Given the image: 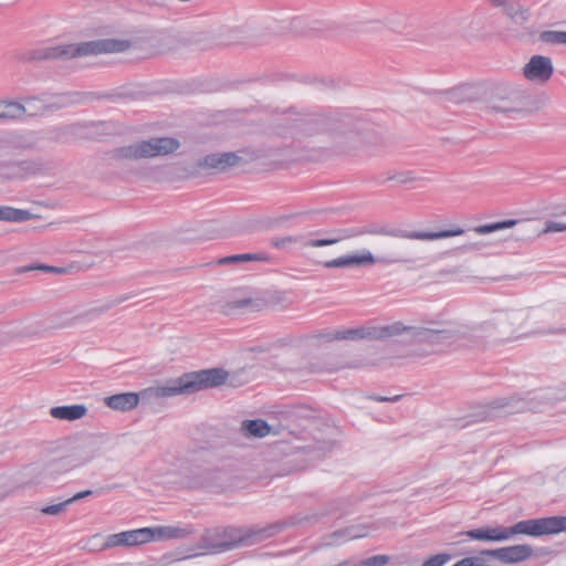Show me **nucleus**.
Listing matches in <instances>:
<instances>
[{
    "label": "nucleus",
    "instance_id": "obj_1",
    "mask_svg": "<svg viewBox=\"0 0 566 566\" xmlns=\"http://www.w3.org/2000/svg\"><path fill=\"white\" fill-rule=\"evenodd\" d=\"M284 525V523L276 522L266 526L217 527L205 533L200 546L210 554H220L239 546H249L271 538L279 534Z\"/></svg>",
    "mask_w": 566,
    "mask_h": 566
},
{
    "label": "nucleus",
    "instance_id": "obj_2",
    "mask_svg": "<svg viewBox=\"0 0 566 566\" xmlns=\"http://www.w3.org/2000/svg\"><path fill=\"white\" fill-rule=\"evenodd\" d=\"M566 531V516H549L520 521L513 526H484L470 530L463 535L474 541L504 542L517 534L543 536Z\"/></svg>",
    "mask_w": 566,
    "mask_h": 566
},
{
    "label": "nucleus",
    "instance_id": "obj_3",
    "mask_svg": "<svg viewBox=\"0 0 566 566\" xmlns=\"http://www.w3.org/2000/svg\"><path fill=\"white\" fill-rule=\"evenodd\" d=\"M129 46L130 43L127 40L101 39L81 43L41 46L32 50L28 59L33 61L70 60L103 53H119L126 51Z\"/></svg>",
    "mask_w": 566,
    "mask_h": 566
},
{
    "label": "nucleus",
    "instance_id": "obj_4",
    "mask_svg": "<svg viewBox=\"0 0 566 566\" xmlns=\"http://www.w3.org/2000/svg\"><path fill=\"white\" fill-rule=\"evenodd\" d=\"M228 379V373L222 368L203 369L188 373L170 380L164 386L146 388L144 396L174 397L182 394H192L206 388L220 386Z\"/></svg>",
    "mask_w": 566,
    "mask_h": 566
},
{
    "label": "nucleus",
    "instance_id": "obj_5",
    "mask_svg": "<svg viewBox=\"0 0 566 566\" xmlns=\"http://www.w3.org/2000/svg\"><path fill=\"white\" fill-rule=\"evenodd\" d=\"M410 253L407 251L395 250L382 255H374L369 250L364 249L360 252L349 253L336 259L326 261L324 266L327 269H358L380 264L388 266L397 263L412 262Z\"/></svg>",
    "mask_w": 566,
    "mask_h": 566
},
{
    "label": "nucleus",
    "instance_id": "obj_6",
    "mask_svg": "<svg viewBox=\"0 0 566 566\" xmlns=\"http://www.w3.org/2000/svg\"><path fill=\"white\" fill-rule=\"evenodd\" d=\"M471 329L457 322L437 321L430 322L429 326L418 327L415 338L419 342L430 344L437 348L449 346L460 339L468 337Z\"/></svg>",
    "mask_w": 566,
    "mask_h": 566
},
{
    "label": "nucleus",
    "instance_id": "obj_7",
    "mask_svg": "<svg viewBox=\"0 0 566 566\" xmlns=\"http://www.w3.org/2000/svg\"><path fill=\"white\" fill-rule=\"evenodd\" d=\"M179 148V142L170 137L151 138L117 148L114 157L118 159H142L164 156Z\"/></svg>",
    "mask_w": 566,
    "mask_h": 566
},
{
    "label": "nucleus",
    "instance_id": "obj_8",
    "mask_svg": "<svg viewBox=\"0 0 566 566\" xmlns=\"http://www.w3.org/2000/svg\"><path fill=\"white\" fill-rule=\"evenodd\" d=\"M464 233V230L461 228L451 229V230H442V231H407L398 228H391L386 226H370L363 230H359L355 233V235L361 234H374V235H384L399 239H410V240H424L432 241L439 240L450 237H457Z\"/></svg>",
    "mask_w": 566,
    "mask_h": 566
},
{
    "label": "nucleus",
    "instance_id": "obj_9",
    "mask_svg": "<svg viewBox=\"0 0 566 566\" xmlns=\"http://www.w3.org/2000/svg\"><path fill=\"white\" fill-rule=\"evenodd\" d=\"M213 461L214 454L205 449L192 451L188 455L191 474L198 479L200 483H210L218 478L220 471L217 470Z\"/></svg>",
    "mask_w": 566,
    "mask_h": 566
},
{
    "label": "nucleus",
    "instance_id": "obj_10",
    "mask_svg": "<svg viewBox=\"0 0 566 566\" xmlns=\"http://www.w3.org/2000/svg\"><path fill=\"white\" fill-rule=\"evenodd\" d=\"M136 294H130V293L120 295L116 298L107 301L103 305L94 306V307H92L85 312H82L77 315L71 316L69 313H64L60 316V321L54 324V327H59V328L72 327V326H75V325L84 323V322L93 321V319L97 318L98 316H101L103 313L111 310L112 307H114L125 301L130 300Z\"/></svg>",
    "mask_w": 566,
    "mask_h": 566
},
{
    "label": "nucleus",
    "instance_id": "obj_11",
    "mask_svg": "<svg viewBox=\"0 0 566 566\" xmlns=\"http://www.w3.org/2000/svg\"><path fill=\"white\" fill-rule=\"evenodd\" d=\"M48 104L42 98H27L24 104L12 101H0V119H18L23 115H35L46 109Z\"/></svg>",
    "mask_w": 566,
    "mask_h": 566
},
{
    "label": "nucleus",
    "instance_id": "obj_12",
    "mask_svg": "<svg viewBox=\"0 0 566 566\" xmlns=\"http://www.w3.org/2000/svg\"><path fill=\"white\" fill-rule=\"evenodd\" d=\"M87 451L81 460H75L72 457L53 459L45 463L43 468V476L48 479H55L59 474L69 472L70 470L80 467L91 461L96 455V449L92 442L86 446Z\"/></svg>",
    "mask_w": 566,
    "mask_h": 566
},
{
    "label": "nucleus",
    "instance_id": "obj_13",
    "mask_svg": "<svg viewBox=\"0 0 566 566\" xmlns=\"http://www.w3.org/2000/svg\"><path fill=\"white\" fill-rule=\"evenodd\" d=\"M151 536L153 532L146 527L125 531L108 535L103 544V548L130 547L142 545L150 542Z\"/></svg>",
    "mask_w": 566,
    "mask_h": 566
},
{
    "label": "nucleus",
    "instance_id": "obj_14",
    "mask_svg": "<svg viewBox=\"0 0 566 566\" xmlns=\"http://www.w3.org/2000/svg\"><path fill=\"white\" fill-rule=\"evenodd\" d=\"M554 66L551 57L533 55L523 69L524 76L535 83H546L553 75Z\"/></svg>",
    "mask_w": 566,
    "mask_h": 566
},
{
    "label": "nucleus",
    "instance_id": "obj_15",
    "mask_svg": "<svg viewBox=\"0 0 566 566\" xmlns=\"http://www.w3.org/2000/svg\"><path fill=\"white\" fill-rule=\"evenodd\" d=\"M483 555L492 556L506 564H516L526 560L532 556L533 549L530 545H513L495 549H484Z\"/></svg>",
    "mask_w": 566,
    "mask_h": 566
},
{
    "label": "nucleus",
    "instance_id": "obj_16",
    "mask_svg": "<svg viewBox=\"0 0 566 566\" xmlns=\"http://www.w3.org/2000/svg\"><path fill=\"white\" fill-rule=\"evenodd\" d=\"M146 389L142 390L139 394L135 392H122L112 395L105 398V405L111 409L118 411H129L136 408L140 400H150L154 398H165L166 396H144Z\"/></svg>",
    "mask_w": 566,
    "mask_h": 566
},
{
    "label": "nucleus",
    "instance_id": "obj_17",
    "mask_svg": "<svg viewBox=\"0 0 566 566\" xmlns=\"http://www.w3.org/2000/svg\"><path fill=\"white\" fill-rule=\"evenodd\" d=\"M239 159V156L234 153L211 154L202 159L200 166L222 171L235 166Z\"/></svg>",
    "mask_w": 566,
    "mask_h": 566
},
{
    "label": "nucleus",
    "instance_id": "obj_18",
    "mask_svg": "<svg viewBox=\"0 0 566 566\" xmlns=\"http://www.w3.org/2000/svg\"><path fill=\"white\" fill-rule=\"evenodd\" d=\"M87 413L84 405L57 406L50 409L51 417L61 420L74 421Z\"/></svg>",
    "mask_w": 566,
    "mask_h": 566
},
{
    "label": "nucleus",
    "instance_id": "obj_19",
    "mask_svg": "<svg viewBox=\"0 0 566 566\" xmlns=\"http://www.w3.org/2000/svg\"><path fill=\"white\" fill-rule=\"evenodd\" d=\"M503 11L505 15L510 19L511 23L517 27H522L528 22L531 18L530 9L518 1H510L504 8Z\"/></svg>",
    "mask_w": 566,
    "mask_h": 566
},
{
    "label": "nucleus",
    "instance_id": "obj_20",
    "mask_svg": "<svg viewBox=\"0 0 566 566\" xmlns=\"http://www.w3.org/2000/svg\"><path fill=\"white\" fill-rule=\"evenodd\" d=\"M367 535V528L363 525H353L329 535L331 541L328 544H340L350 539L361 538Z\"/></svg>",
    "mask_w": 566,
    "mask_h": 566
},
{
    "label": "nucleus",
    "instance_id": "obj_21",
    "mask_svg": "<svg viewBox=\"0 0 566 566\" xmlns=\"http://www.w3.org/2000/svg\"><path fill=\"white\" fill-rule=\"evenodd\" d=\"M148 528L153 532L151 541L184 538L191 533L188 526H156Z\"/></svg>",
    "mask_w": 566,
    "mask_h": 566
},
{
    "label": "nucleus",
    "instance_id": "obj_22",
    "mask_svg": "<svg viewBox=\"0 0 566 566\" xmlns=\"http://www.w3.org/2000/svg\"><path fill=\"white\" fill-rule=\"evenodd\" d=\"M241 429L245 434L255 438H263L270 432L269 424L262 419L245 420L242 422Z\"/></svg>",
    "mask_w": 566,
    "mask_h": 566
},
{
    "label": "nucleus",
    "instance_id": "obj_23",
    "mask_svg": "<svg viewBox=\"0 0 566 566\" xmlns=\"http://www.w3.org/2000/svg\"><path fill=\"white\" fill-rule=\"evenodd\" d=\"M33 214L29 210L17 209L12 207H0V221L23 222L32 219Z\"/></svg>",
    "mask_w": 566,
    "mask_h": 566
},
{
    "label": "nucleus",
    "instance_id": "obj_24",
    "mask_svg": "<svg viewBox=\"0 0 566 566\" xmlns=\"http://www.w3.org/2000/svg\"><path fill=\"white\" fill-rule=\"evenodd\" d=\"M521 316L518 312H510L497 316L494 321V326L497 329V338H505V335L510 332L509 325H513Z\"/></svg>",
    "mask_w": 566,
    "mask_h": 566
},
{
    "label": "nucleus",
    "instance_id": "obj_25",
    "mask_svg": "<svg viewBox=\"0 0 566 566\" xmlns=\"http://www.w3.org/2000/svg\"><path fill=\"white\" fill-rule=\"evenodd\" d=\"M22 163L0 161V178L13 179L22 176Z\"/></svg>",
    "mask_w": 566,
    "mask_h": 566
},
{
    "label": "nucleus",
    "instance_id": "obj_26",
    "mask_svg": "<svg viewBox=\"0 0 566 566\" xmlns=\"http://www.w3.org/2000/svg\"><path fill=\"white\" fill-rule=\"evenodd\" d=\"M417 329L418 328H415V327H407L400 322H395L390 325L381 327L380 332L378 334V337L384 338V337L396 336V335H400L405 332H411L412 336L415 337V332Z\"/></svg>",
    "mask_w": 566,
    "mask_h": 566
},
{
    "label": "nucleus",
    "instance_id": "obj_27",
    "mask_svg": "<svg viewBox=\"0 0 566 566\" xmlns=\"http://www.w3.org/2000/svg\"><path fill=\"white\" fill-rule=\"evenodd\" d=\"M516 220H505L500 222H494L490 224L478 226L473 229V231L478 234H488L492 232H496L503 229L512 228L516 224Z\"/></svg>",
    "mask_w": 566,
    "mask_h": 566
},
{
    "label": "nucleus",
    "instance_id": "obj_28",
    "mask_svg": "<svg viewBox=\"0 0 566 566\" xmlns=\"http://www.w3.org/2000/svg\"><path fill=\"white\" fill-rule=\"evenodd\" d=\"M518 401H514L512 398H499L492 401L491 406L493 410H503L505 413L518 412L523 410L522 406H517Z\"/></svg>",
    "mask_w": 566,
    "mask_h": 566
},
{
    "label": "nucleus",
    "instance_id": "obj_29",
    "mask_svg": "<svg viewBox=\"0 0 566 566\" xmlns=\"http://www.w3.org/2000/svg\"><path fill=\"white\" fill-rule=\"evenodd\" d=\"M326 337L328 340L358 339V338H365L366 333L364 329L349 328L346 331H336L333 334H328Z\"/></svg>",
    "mask_w": 566,
    "mask_h": 566
},
{
    "label": "nucleus",
    "instance_id": "obj_30",
    "mask_svg": "<svg viewBox=\"0 0 566 566\" xmlns=\"http://www.w3.org/2000/svg\"><path fill=\"white\" fill-rule=\"evenodd\" d=\"M541 39L549 44H566V31H544Z\"/></svg>",
    "mask_w": 566,
    "mask_h": 566
},
{
    "label": "nucleus",
    "instance_id": "obj_31",
    "mask_svg": "<svg viewBox=\"0 0 566 566\" xmlns=\"http://www.w3.org/2000/svg\"><path fill=\"white\" fill-rule=\"evenodd\" d=\"M266 260V255L264 253H243L228 256L222 260L224 263L229 262H243V261H263Z\"/></svg>",
    "mask_w": 566,
    "mask_h": 566
},
{
    "label": "nucleus",
    "instance_id": "obj_32",
    "mask_svg": "<svg viewBox=\"0 0 566 566\" xmlns=\"http://www.w3.org/2000/svg\"><path fill=\"white\" fill-rule=\"evenodd\" d=\"M69 505H71V501H69V499H67L61 503L48 505V506L43 507L41 510V512L46 515H57L61 512H63L64 510H66V507Z\"/></svg>",
    "mask_w": 566,
    "mask_h": 566
},
{
    "label": "nucleus",
    "instance_id": "obj_33",
    "mask_svg": "<svg viewBox=\"0 0 566 566\" xmlns=\"http://www.w3.org/2000/svg\"><path fill=\"white\" fill-rule=\"evenodd\" d=\"M451 559V556L449 554L442 553L437 554L428 558L422 566H443Z\"/></svg>",
    "mask_w": 566,
    "mask_h": 566
},
{
    "label": "nucleus",
    "instance_id": "obj_34",
    "mask_svg": "<svg viewBox=\"0 0 566 566\" xmlns=\"http://www.w3.org/2000/svg\"><path fill=\"white\" fill-rule=\"evenodd\" d=\"M566 231V223L565 222H557V221H548L545 224V228L542 230L541 233H551V232H565Z\"/></svg>",
    "mask_w": 566,
    "mask_h": 566
},
{
    "label": "nucleus",
    "instance_id": "obj_35",
    "mask_svg": "<svg viewBox=\"0 0 566 566\" xmlns=\"http://www.w3.org/2000/svg\"><path fill=\"white\" fill-rule=\"evenodd\" d=\"M340 241V238H327V239H316L310 240L305 243V245L313 248H321L326 245H332Z\"/></svg>",
    "mask_w": 566,
    "mask_h": 566
},
{
    "label": "nucleus",
    "instance_id": "obj_36",
    "mask_svg": "<svg viewBox=\"0 0 566 566\" xmlns=\"http://www.w3.org/2000/svg\"><path fill=\"white\" fill-rule=\"evenodd\" d=\"M389 563V557L387 555H375L364 559L365 566H382Z\"/></svg>",
    "mask_w": 566,
    "mask_h": 566
},
{
    "label": "nucleus",
    "instance_id": "obj_37",
    "mask_svg": "<svg viewBox=\"0 0 566 566\" xmlns=\"http://www.w3.org/2000/svg\"><path fill=\"white\" fill-rule=\"evenodd\" d=\"M251 301L250 300H240V301H234V302H230L226 305L224 307V313L226 314H232L234 310L237 308H244L247 307L248 305H250Z\"/></svg>",
    "mask_w": 566,
    "mask_h": 566
},
{
    "label": "nucleus",
    "instance_id": "obj_38",
    "mask_svg": "<svg viewBox=\"0 0 566 566\" xmlns=\"http://www.w3.org/2000/svg\"><path fill=\"white\" fill-rule=\"evenodd\" d=\"M300 239H301L300 237L277 238V239L273 240V245L276 247V248L283 249V248L287 247V244H290V243L298 242Z\"/></svg>",
    "mask_w": 566,
    "mask_h": 566
},
{
    "label": "nucleus",
    "instance_id": "obj_39",
    "mask_svg": "<svg viewBox=\"0 0 566 566\" xmlns=\"http://www.w3.org/2000/svg\"><path fill=\"white\" fill-rule=\"evenodd\" d=\"M388 180H397L400 184H408L410 181H413L416 178L411 175V172H400L394 176H389L387 178Z\"/></svg>",
    "mask_w": 566,
    "mask_h": 566
},
{
    "label": "nucleus",
    "instance_id": "obj_40",
    "mask_svg": "<svg viewBox=\"0 0 566 566\" xmlns=\"http://www.w3.org/2000/svg\"><path fill=\"white\" fill-rule=\"evenodd\" d=\"M91 494H93V491L91 490H85V491H82V492H78L76 493L75 495H73L72 497L69 499V501H71V504L81 500V499H84L86 496H90Z\"/></svg>",
    "mask_w": 566,
    "mask_h": 566
},
{
    "label": "nucleus",
    "instance_id": "obj_41",
    "mask_svg": "<svg viewBox=\"0 0 566 566\" xmlns=\"http://www.w3.org/2000/svg\"><path fill=\"white\" fill-rule=\"evenodd\" d=\"M340 123H342V127H344V129L346 130L347 134H349L350 136L354 134V126L352 125V123L349 122L348 119V116H345L344 118L339 119Z\"/></svg>",
    "mask_w": 566,
    "mask_h": 566
},
{
    "label": "nucleus",
    "instance_id": "obj_42",
    "mask_svg": "<svg viewBox=\"0 0 566 566\" xmlns=\"http://www.w3.org/2000/svg\"><path fill=\"white\" fill-rule=\"evenodd\" d=\"M370 399L378 401V402H385V401H397L400 396L395 397H385V396H370Z\"/></svg>",
    "mask_w": 566,
    "mask_h": 566
},
{
    "label": "nucleus",
    "instance_id": "obj_43",
    "mask_svg": "<svg viewBox=\"0 0 566 566\" xmlns=\"http://www.w3.org/2000/svg\"><path fill=\"white\" fill-rule=\"evenodd\" d=\"M491 108L494 109L495 112H507L511 109L510 106H506V105H497V104H492L491 105Z\"/></svg>",
    "mask_w": 566,
    "mask_h": 566
},
{
    "label": "nucleus",
    "instance_id": "obj_44",
    "mask_svg": "<svg viewBox=\"0 0 566 566\" xmlns=\"http://www.w3.org/2000/svg\"><path fill=\"white\" fill-rule=\"evenodd\" d=\"M491 4L494 7H502L504 8L510 1L507 0H488Z\"/></svg>",
    "mask_w": 566,
    "mask_h": 566
},
{
    "label": "nucleus",
    "instance_id": "obj_45",
    "mask_svg": "<svg viewBox=\"0 0 566 566\" xmlns=\"http://www.w3.org/2000/svg\"><path fill=\"white\" fill-rule=\"evenodd\" d=\"M38 269L45 270V271H55V269H54V268L46 266V265H41V266H39Z\"/></svg>",
    "mask_w": 566,
    "mask_h": 566
},
{
    "label": "nucleus",
    "instance_id": "obj_46",
    "mask_svg": "<svg viewBox=\"0 0 566 566\" xmlns=\"http://www.w3.org/2000/svg\"><path fill=\"white\" fill-rule=\"evenodd\" d=\"M556 216H566V208L565 209H560V210H557L555 212Z\"/></svg>",
    "mask_w": 566,
    "mask_h": 566
},
{
    "label": "nucleus",
    "instance_id": "obj_47",
    "mask_svg": "<svg viewBox=\"0 0 566 566\" xmlns=\"http://www.w3.org/2000/svg\"><path fill=\"white\" fill-rule=\"evenodd\" d=\"M472 249H479V248H478V244H473V245H472Z\"/></svg>",
    "mask_w": 566,
    "mask_h": 566
},
{
    "label": "nucleus",
    "instance_id": "obj_48",
    "mask_svg": "<svg viewBox=\"0 0 566 566\" xmlns=\"http://www.w3.org/2000/svg\"><path fill=\"white\" fill-rule=\"evenodd\" d=\"M560 333H566V328L565 329H562Z\"/></svg>",
    "mask_w": 566,
    "mask_h": 566
}]
</instances>
